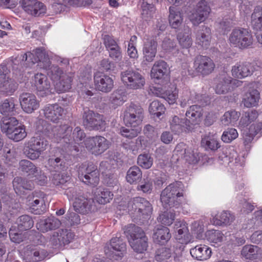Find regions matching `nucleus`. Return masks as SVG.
Returning <instances> with one entry per match:
<instances>
[{
	"label": "nucleus",
	"mask_w": 262,
	"mask_h": 262,
	"mask_svg": "<svg viewBox=\"0 0 262 262\" xmlns=\"http://www.w3.org/2000/svg\"><path fill=\"white\" fill-rule=\"evenodd\" d=\"M160 200L166 209H179L188 202L183 193L181 182H176L167 186L162 191Z\"/></svg>",
	"instance_id": "obj_1"
},
{
	"label": "nucleus",
	"mask_w": 262,
	"mask_h": 262,
	"mask_svg": "<svg viewBox=\"0 0 262 262\" xmlns=\"http://www.w3.org/2000/svg\"><path fill=\"white\" fill-rule=\"evenodd\" d=\"M72 128L67 124L56 126L52 128L48 135L49 138L55 142H59L62 139L66 143H72L73 141L78 144L85 137V134L79 127H76L71 136Z\"/></svg>",
	"instance_id": "obj_2"
},
{
	"label": "nucleus",
	"mask_w": 262,
	"mask_h": 262,
	"mask_svg": "<svg viewBox=\"0 0 262 262\" xmlns=\"http://www.w3.org/2000/svg\"><path fill=\"white\" fill-rule=\"evenodd\" d=\"M123 230L131 247L135 252L142 253L146 250L147 238L140 227L129 224L125 226Z\"/></svg>",
	"instance_id": "obj_3"
},
{
	"label": "nucleus",
	"mask_w": 262,
	"mask_h": 262,
	"mask_svg": "<svg viewBox=\"0 0 262 262\" xmlns=\"http://www.w3.org/2000/svg\"><path fill=\"white\" fill-rule=\"evenodd\" d=\"M65 194L70 201H73V206L77 212L86 214L96 210L94 201L78 194L75 188L69 187L66 190Z\"/></svg>",
	"instance_id": "obj_4"
},
{
	"label": "nucleus",
	"mask_w": 262,
	"mask_h": 262,
	"mask_svg": "<svg viewBox=\"0 0 262 262\" xmlns=\"http://www.w3.org/2000/svg\"><path fill=\"white\" fill-rule=\"evenodd\" d=\"M128 211L134 219L148 218L152 212L150 203L143 198L137 197L131 200L128 204Z\"/></svg>",
	"instance_id": "obj_5"
},
{
	"label": "nucleus",
	"mask_w": 262,
	"mask_h": 262,
	"mask_svg": "<svg viewBox=\"0 0 262 262\" xmlns=\"http://www.w3.org/2000/svg\"><path fill=\"white\" fill-rule=\"evenodd\" d=\"M48 146V141L40 136H34L25 143L24 152L26 156L32 160L37 159Z\"/></svg>",
	"instance_id": "obj_6"
},
{
	"label": "nucleus",
	"mask_w": 262,
	"mask_h": 262,
	"mask_svg": "<svg viewBox=\"0 0 262 262\" xmlns=\"http://www.w3.org/2000/svg\"><path fill=\"white\" fill-rule=\"evenodd\" d=\"M120 79L124 85L128 90H141L145 84V77L141 73L132 69L121 71Z\"/></svg>",
	"instance_id": "obj_7"
},
{
	"label": "nucleus",
	"mask_w": 262,
	"mask_h": 262,
	"mask_svg": "<svg viewBox=\"0 0 262 262\" xmlns=\"http://www.w3.org/2000/svg\"><path fill=\"white\" fill-rule=\"evenodd\" d=\"M31 180L28 181L21 177H16L13 181V186L15 192L18 194L24 193V190H30L33 188V181H35L40 185H43L47 181V178L41 173L40 169L38 168L37 172L34 174Z\"/></svg>",
	"instance_id": "obj_8"
},
{
	"label": "nucleus",
	"mask_w": 262,
	"mask_h": 262,
	"mask_svg": "<svg viewBox=\"0 0 262 262\" xmlns=\"http://www.w3.org/2000/svg\"><path fill=\"white\" fill-rule=\"evenodd\" d=\"M228 40L231 46L240 49H245L252 45L253 37L248 29L236 28L232 31Z\"/></svg>",
	"instance_id": "obj_9"
},
{
	"label": "nucleus",
	"mask_w": 262,
	"mask_h": 262,
	"mask_svg": "<svg viewBox=\"0 0 262 262\" xmlns=\"http://www.w3.org/2000/svg\"><path fill=\"white\" fill-rule=\"evenodd\" d=\"M99 173L97 166L92 163L82 164L78 169V178L84 184L97 186L99 182Z\"/></svg>",
	"instance_id": "obj_10"
},
{
	"label": "nucleus",
	"mask_w": 262,
	"mask_h": 262,
	"mask_svg": "<svg viewBox=\"0 0 262 262\" xmlns=\"http://www.w3.org/2000/svg\"><path fill=\"white\" fill-rule=\"evenodd\" d=\"M73 233L67 229H60L49 234L46 242L40 241V243L48 246L59 247L70 243L74 238Z\"/></svg>",
	"instance_id": "obj_11"
},
{
	"label": "nucleus",
	"mask_w": 262,
	"mask_h": 262,
	"mask_svg": "<svg viewBox=\"0 0 262 262\" xmlns=\"http://www.w3.org/2000/svg\"><path fill=\"white\" fill-rule=\"evenodd\" d=\"M86 149L91 154L99 155L109 148L110 142L101 136L90 137L84 140Z\"/></svg>",
	"instance_id": "obj_12"
},
{
	"label": "nucleus",
	"mask_w": 262,
	"mask_h": 262,
	"mask_svg": "<svg viewBox=\"0 0 262 262\" xmlns=\"http://www.w3.org/2000/svg\"><path fill=\"white\" fill-rule=\"evenodd\" d=\"M210 12L211 8L207 2L201 0L189 15V19L194 26H198L208 18Z\"/></svg>",
	"instance_id": "obj_13"
},
{
	"label": "nucleus",
	"mask_w": 262,
	"mask_h": 262,
	"mask_svg": "<svg viewBox=\"0 0 262 262\" xmlns=\"http://www.w3.org/2000/svg\"><path fill=\"white\" fill-rule=\"evenodd\" d=\"M143 118V110L140 106L130 104L124 112V122L126 126L139 127Z\"/></svg>",
	"instance_id": "obj_14"
},
{
	"label": "nucleus",
	"mask_w": 262,
	"mask_h": 262,
	"mask_svg": "<svg viewBox=\"0 0 262 262\" xmlns=\"http://www.w3.org/2000/svg\"><path fill=\"white\" fill-rule=\"evenodd\" d=\"M83 118V125L88 129L101 130L105 128V123L103 116L99 114L88 110L85 111Z\"/></svg>",
	"instance_id": "obj_15"
},
{
	"label": "nucleus",
	"mask_w": 262,
	"mask_h": 262,
	"mask_svg": "<svg viewBox=\"0 0 262 262\" xmlns=\"http://www.w3.org/2000/svg\"><path fill=\"white\" fill-rule=\"evenodd\" d=\"M125 249V243L120 237H116L112 238L106 245L104 252L108 257L118 260L123 256Z\"/></svg>",
	"instance_id": "obj_16"
},
{
	"label": "nucleus",
	"mask_w": 262,
	"mask_h": 262,
	"mask_svg": "<svg viewBox=\"0 0 262 262\" xmlns=\"http://www.w3.org/2000/svg\"><path fill=\"white\" fill-rule=\"evenodd\" d=\"M242 83L241 81L233 79L228 75H222L216 80L215 91L217 94H225L232 90V85L238 86Z\"/></svg>",
	"instance_id": "obj_17"
},
{
	"label": "nucleus",
	"mask_w": 262,
	"mask_h": 262,
	"mask_svg": "<svg viewBox=\"0 0 262 262\" xmlns=\"http://www.w3.org/2000/svg\"><path fill=\"white\" fill-rule=\"evenodd\" d=\"M19 100L21 108L26 113L31 114L39 107V101L32 93H22L19 96Z\"/></svg>",
	"instance_id": "obj_18"
},
{
	"label": "nucleus",
	"mask_w": 262,
	"mask_h": 262,
	"mask_svg": "<svg viewBox=\"0 0 262 262\" xmlns=\"http://www.w3.org/2000/svg\"><path fill=\"white\" fill-rule=\"evenodd\" d=\"M193 67L198 73L206 75L213 71L215 65L209 57L200 55L195 58Z\"/></svg>",
	"instance_id": "obj_19"
},
{
	"label": "nucleus",
	"mask_w": 262,
	"mask_h": 262,
	"mask_svg": "<svg viewBox=\"0 0 262 262\" xmlns=\"http://www.w3.org/2000/svg\"><path fill=\"white\" fill-rule=\"evenodd\" d=\"M254 66L247 62H239L232 67V76L237 79H243L253 74L254 72Z\"/></svg>",
	"instance_id": "obj_20"
},
{
	"label": "nucleus",
	"mask_w": 262,
	"mask_h": 262,
	"mask_svg": "<svg viewBox=\"0 0 262 262\" xmlns=\"http://www.w3.org/2000/svg\"><path fill=\"white\" fill-rule=\"evenodd\" d=\"M174 229L176 232L175 238L179 243L186 245L191 241V236L186 222L183 221H176Z\"/></svg>",
	"instance_id": "obj_21"
},
{
	"label": "nucleus",
	"mask_w": 262,
	"mask_h": 262,
	"mask_svg": "<svg viewBox=\"0 0 262 262\" xmlns=\"http://www.w3.org/2000/svg\"><path fill=\"white\" fill-rule=\"evenodd\" d=\"M33 82L40 96L43 97L51 92L50 90L51 83L46 75L42 73H36L33 78Z\"/></svg>",
	"instance_id": "obj_22"
},
{
	"label": "nucleus",
	"mask_w": 262,
	"mask_h": 262,
	"mask_svg": "<svg viewBox=\"0 0 262 262\" xmlns=\"http://www.w3.org/2000/svg\"><path fill=\"white\" fill-rule=\"evenodd\" d=\"M41 111L46 119L54 123L58 122L64 112L63 108L56 103L47 104Z\"/></svg>",
	"instance_id": "obj_23"
},
{
	"label": "nucleus",
	"mask_w": 262,
	"mask_h": 262,
	"mask_svg": "<svg viewBox=\"0 0 262 262\" xmlns=\"http://www.w3.org/2000/svg\"><path fill=\"white\" fill-rule=\"evenodd\" d=\"M21 4L23 9L32 15L38 16L46 13L45 6L37 0H23Z\"/></svg>",
	"instance_id": "obj_24"
},
{
	"label": "nucleus",
	"mask_w": 262,
	"mask_h": 262,
	"mask_svg": "<svg viewBox=\"0 0 262 262\" xmlns=\"http://www.w3.org/2000/svg\"><path fill=\"white\" fill-rule=\"evenodd\" d=\"M94 82L96 88L104 93L110 92L114 87V81L109 76L100 73L94 75Z\"/></svg>",
	"instance_id": "obj_25"
},
{
	"label": "nucleus",
	"mask_w": 262,
	"mask_h": 262,
	"mask_svg": "<svg viewBox=\"0 0 262 262\" xmlns=\"http://www.w3.org/2000/svg\"><path fill=\"white\" fill-rule=\"evenodd\" d=\"M251 24L253 29L257 31V41L262 44V6H258L254 8L251 17Z\"/></svg>",
	"instance_id": "obj_26"
},
{
	"label": "nucleus",
	"mask_w": 262,
	"mask_h": 262,
	"mask_svg": "<svg viewBox=\"0 0 262 262\" xmlns=\"http://www.w3.org/2000/svg\"><path fill=\"white\" fill-rule=\"evenodd\" d=\"M28 205L31 212L40 214L46 210V207L42 194L36 193L28 197Z\"/></svg>",
	"instance_id": "obj_27"
},
{
	"label": "nucleus",
	"mask_w": 262,
	"mask_h": 262,
	"mask_svg": "<svg viewBox=\"0 0 262 262\" xmlns=\"http://www.w3.org/2000/svg\"><path fill=\"white\" fill-rule=\"evenodd\" d=\"M168 70V66L166 62L162 60L157 61L151 68V77L155 80H162L167 77Z\"/></svg>",
	"instance_id": "obj_28"
},
{
	"label": "nucleus",
	"mask_w": 262,
	"mask_h": 262,
	"mask_svg": "<svg viewBox=\"0 0 262 262\" xmlns=\"http://www.w3.org/2000/svg\"><path fill=\"white\" fill-rule=\"evenodd\" d=\"M61 224L60 221L54 216L40 220L36 224V228L40 232L45 233L58 228Z\"/></svg>",
	"instance_id": "obj_29"
},
{
	"label": "nucleus",
	"mask_w": 262,
	"mask_h": 262,
	"mask_svg": "<svg viewBox=\"0 0 262 262\" xmlns=\"http://www.w3.org/2000/svg\"><path fill=\"white\" fill-rule=\"evenodd\" d=\"M191 255L198 260H206L209 259L212 254L210 247L205 245H198L190 250Z\"/></svg>",
	"instance_id": "obj_30"
},
{
	"label": "nucleus",
	"mask_w": 262,
	"mask_h": 262,
	"mask_svg": "<svg viewBox=\"0 0 262 262\" xmlns=\"http://www.w3.org/2000/svg\"><path fill=\"white\" fill-rule=\"evenodd\" d=\"M183 143L178 144L176 148L175 152L180 155L183 154V149H184V158L189 164H194L198 162L200 160V157L196 150L192 149L191 148H186Z\"/></svg>",
	"instance_id": "obj_31"
},
{
	"label": "nucleus",
	"mask_w": 262,
	"mask_h": 262,
	"mask_svg": "<svg viewBox=\"0 0 262 262\" xmlns=\"http://www.w3.org/2000/svg\"><path fill=\"white\" fill-rule=\"evenodd\" d=\"M44 258L45 254L43 250L31 247L26 248L23 255V259L24 262L40 261Z\"/></svg>",
	"instance_id": "obj_32"
},
{
	"label": "nucleus",
	"mask_w": 262,
	"mask_h": 262,
	"mask_svg": "<svg viewBox=\"0 0 262 262\" xmlns=\"http://www.w3.org/2000/svg\"><path fill=\"white\" fill-rule=\"evenodd\" d=\"M157 48V43L154 39H147L143 48L144 60L148 62H152L156 56Z\"/></svg>",
	"instance_id": "obj_33"
},
{
	"label": "nucleus",
	"mask_w": 262,
	"mask_h": 262,
	"mask_svg": "<svg viewBox=\"0 0 262 262\" xmlns=\"http://www.w3.org/2000/svg\"><path fill=\"white\" fill-rule=\"evenodd\" d=\"M211 40V30L205 26L200 27L195 34L196 43L203 48H207Z\"/></svg>",
	"instance_id": "obj_34"
},
{
	"label": "nucleus",
	"mask_w": 262,
	"mask_h": 262,
	"mask_svg": "<svg viewBox=\"0 0 262 262\" xmlns=\"http://www.w3.org/2000/svg\"><path fill=\"white\" fill-rule=\"evenodd\" d=\"M202 96L196 94L195 92H191L189 90H183L180 97L179 101L182 107L193 103L199 102L203 104Z\"/></svg>",
	"instance_id": "obj_35"
},
{
	"label": "nucleus",
	"mask_w": 262,
	"mask_h": 262,
	"mask_svg": "<svg viewBox=\"0 0 262 262\" xmlns=\"http://www.w3.org/2000/svg\"><path fill=\"white\" fill-rule=\"evenodd\" d=\"M185 115V120L188 124H198L203 115L202 108L198 105H191L187 110Z\"/></svg>",
	"instance_id": "obj_36"
},
{
	"label": "nucleus",
	"mask_w": 262,
	"mask_h": 262,
	"mask_svg": "<svg viewBox=\"0 0 262 262\" xmlns=\"http://www.w3.org/2000/svg\"><path fill=\"white\" fill-rule=\"evenodd\" d=\"M241 255L247 259H256L262 257V249L257 246L246 245L243 247Z\"/></svg>",
	"instance_id": "obj_37"
},
{
	"label": "nucleus",
	"mask_w": 262,
	"mask_h": 262,
	"mask_svg": "<svg viewBox=\"0 0 262 262\" xmlns=\"http://www.w3.org/2000/svg\"><path fill=\"white\" fill-rule=\"evenodd\" d=\"M223 161L225 164H227L233 169L240 168L244 165L245 162L244 157H239L236 151L233 149L229 152V155L224 157Z\"/></svg>",
	"instance_id": "obj_38"
},
{
	"label": "nucleus",
	"mask_w": 262,
	"mask_h": 262,
	"mask_svg": "<svg viewBox=\"0 0 262 262\" xmlns=\"http://www.w3.org/2000/svg\"><path fill=\"white\" fill-rule=\"evenodd\" d=\"M170 237L169 229L164 226L157 228L152 236L154 242L158 244H164L168 241Z\"/></svg>",
	"instance_id": "obj_39"
},
{
	"label": "nucleus",
	"mask_w": 262,
	"mask_h": 262,
	"mask_svg": "<svg viewBox=\"0 0 262 262\" xmlns=\"http://www.w3.org/2000/svg\"><path fill=\"white\" fill-rule=\"evenodd\" d=\"M185 118H180L178 116H173L169 120L170 129L176 133H179L189 128Z\"/></svg>",
	"instance_id": "obj_40"
},
{
	"label": "nucleus",
	"mask_w": 262,
	"mask_h": 262,
	"mask_svg": "<svg viewBox=\"0 0 262 262\" xmlns=\"http://www.w3.org/2000/svg\"><path fill=\"white\" fill-rule=\"evenodd\" d=\"M201 145L206 150L215 151L220 147L217 137L215 135L210 133L202 137Z\"/></svg>",
	"instance_id": "obj_41"
},
{
	"label": "nucleus",
	"mask_w": 262,
	"mask_h": 262,
	"mask_svg": "<svg viewBox=\"0 0 262 262\" xmlns=\"http://www.w3.org/2000/svg\"><path fill=\"white\" fill-rule=\"evenodd\" d=\"M32 56H33V54L31 53L30 52H28L25 54L18 55L17 57L13 58L11 62L13 70L16 72H17V71H19V72L23 71L25 61L27 62V63H26V64H28L29 58ZM16 74H17V72H16Z\"/></svg>",
	"instance_id": "obj_42"
},
{
	"label": "nucleus",
	"mask_w": 262,
	"mask_h": 262,
	"mask_svg": "<svg viewBox=\"0 0 262 262\" xmlns=\"http://www.w3.org/2000/svg\"><path fill=\"white\" fill-rule=\"evenodd\" d=\"M113 196V193L106 188L100 187L94 192V198L99 204H105L109 202Z\"/></svg>",
	"instance_id": "obj_43"
},
{
	"label": "nucleus",
	"mask_w": 262,
	"mask_h": 262,
	"mask_svg": "<svg viewBox=\"0 0 262 262\" xmlns=\"http://www.w3.org/2000/svg\"><path fill=\"white\" fill-rule=\"evenodd\" d=\"M234 220V216L228 211H223L212 217L211 222L214 225H229Z\"/></svg>",
	"instance_id": "obj_44"
},
{
	"label": "nucleus",
	"mask_w": 262,
	"mask_h": 262,
	"mask_svg": "<svg viewBox=\"0 0 262 262\" xmlns=\"http://www.w3.org/2000/svg\"><path fill=\"white\" fill-rule=\"evenodd\" d=\"M55 4L53 7L57 8L60 10L56 12H60L62 9V3H66L70 6L74 7H85L90 6L92 4V0H53Z\"/></svg>",
	"instance_id": "obj_45"
},
{
	"label": "nucleus",
	"mask_w": 262,
	"mask_h": 262,
	"mask_svg": "<svg viewBox=\"0 0 262 262\" xmlns=\"http://www.w3.org/2000/svg\"><path fill=\"white\" fill-rule=\"evenodd\" d=\"M18 125V120L14 117H3L1 121V127L2 132L8 136L15 127Z\"/></svg>",
	"instance_id": "obj_46"
},
{
	"label": "nucleus",
	"mask_w": 262,
	"mask_h": 262,
	"mask_svg": "<svg viewBox=\"0 0 262 262\" xmlns=\"http://www.w3.org/2000/svg\"><path fill=\"white\" fill-rule=\"evenodd\" d=\"M205 235L206 239L214 246H220L224 238V234L217 230H208Z\"/></svg>",
	"instance_id": "obj_47"
},
{
	"label": "nucleus",
	"mask_w": 262,
	"mask_h": 262,
	"mask_svg": "<svg viewBox=\"0 0 262 262\" xmlns=\"http://www.w3.org/2000/svg\"><path fill=\"white\" fill-rule=\"evenodd\" d=\"M191 31L190 28L184 29L183 32L179 33L177 39L180 46L183 48L188 49L192 44V40L191 37Z\"/></svg>",
	"instance_id": "obj_48"
},
{
	"label": "nucleus",
	"mask_w": 262,
	"mask_h": 262,
	"mask_svg": "<svg viewBox=\"0 0 262 262\" xmlns=\"http://www.w3.org/2000/svg\"><path fill=\"white\" fill-rule=\"evenodd\" d=\"M258 116L257 112L255 110H251L245 112L238 123V127L244 130L249 124L254 121Z\"/></svg>",
	"instance_id": "obj_49"
},
{
	"label": "nucleus",
	"mask_w": 262,
	"mask_h": 262,
	"mask_svg": "<svg viewBox=\"0 0 262 262\" xmlns=\"http://www.w3.org/2000/svg\"><path fill=\"white\" fill-rule=\"evenodd\" d=\"M169 23L173 28H179L183 22V17L181 12L177 11L174 7H170L169 8Z\"/></svg>",
	"instance_id": "obj_50"
},
{
	"label": "nucleus",
	"mask_w": 262,
	"mask_h": 262,
	"mask_svg": "<svg viewBox=\"0 0 262 262\" xmlns=\"http://www.w3.org/2000/svg\"><path fill=\"white\" fill-rule=\"evenodd\" d=\"M241 116V113L235 110L226 112L221 117V122L225 126L234 125Z\"/></svg>",
	"instance_id": "obj_51"
},
{
	"label": "nucleus",
	"mask_w": 262,
	"mask_h": 262,
	"mask_svg": "<svg viewBox=\"0 0 262 262\" xmlns=\"http://www.w3.org/2000/svg\"><path fill=\"white\" fill-rule=\"evenodd\" d=\"M17 83L6 76L4 80L0 82V92L9 95L13 93L17 88Z\"/></svg>",
	"instance_id": "obj_52"
},
{
	"label": "nucleus",
	"mask_w": 262,
	"mask_h": 262,
	"mask_svg": "<svg viewBox=\"0 0 262 262\" xmlns=\"http://www.w3.org/2000/svg\"><path fill=\"white\" fill-rule=\"evenodd\" d=\"M259 98V92L255 89L251 90L246 95L244 105L247 107L255 106L258 104Z\"/></svg>",
	"instance_id": "obj_53"
},
{
	"label": "nucleus",
	"mask_w": 262,
	"mask_h": 262,
	"mask_svg": "<svg viewBox=\"0 0 262 262\" xmlns=\"http://www.w3.org/2000/svg\"><path fill=\"white\" fill-rule=\"evenodd\" d=\"M71 76L68 75H62L60 80L55 82V89L59 93L65 92L71 89Z\"/></svg>",
	"instance_id": "obj_54"
},
{
	"label": "nucleus",
	"mask_w": 262,
	"mask_h": 262,
	"mask_svg": "<svg viewBox=\"0 0 262 262\" xmlns=\"http://www.w3.org/2000/svg\"><path fill=\"white\" fill-rule=\"evenodd\" d=\"M33 54V56L29 58L28 66L30 64H34L38 61H46L49 59V55L46 54L45 50L42 48H37L31 52Z\"/></svg>",
	"instance_id": "obj_55"
},
{
	"label": "nucleus",
	"mask_w": 262,
	"mask_h": 262,
	"mask_svg": "<svg viewBox=\"0 0 262 262\" xmlns=\"http://www.w3.org/2000/svg\"><path fill=\"white\" fill-rule=\"evenodd\" d=\"M19 231L31 229L34 225L32 219L28 215H23L18 217L16 221Z\"/></svg>",
	"instance_id": "obj_56"
},
{
	"label": "nucleus",
	"mask_w": 262,
	"mask_h": 262,
	"mask_svg": "<svg viewBox=\"0 0 262 262\" xmlns=\"http://www.w3.org/2000/svg\"><path fill=\"white\" fill-rule=\"evenodd\" d=\"M19 169L28 174L29 179L32 177L34 174L37 172L38 168L31 161L22 160L19 163Z\"/></svg>",
	"instance_id": "obj_57"
},
{
	"label": "nucleus",
	"mask_w": 262,
	"mask_h": 262,
	"mask_svg": "<svg viewBox=\"0 0 262 262\" xmlns=\"http://www.w3.org/2000/svg\"><path fill=\"white\" fill-rule=\"evenodd\" d=\"M174 253V247H162L158 249L155 254V258L157 261L166 260L171 257Z\"/></svg>",
	"instance_id": "obj_58"
},
{
	"label": "nucleus",
	"mask_w": 262,
	"mask_h": 262,
	"mask_svg": "<svg viewBox=\"0 0 262 262\" xmlns=\"http://www.w3.org/2000/svg\"><path fill=\"white\" fill-rule=\"evenodd\" d=\"M126 96L124 92L122 90H117L114 91L110 97V102L114 108L120 106L126 101Z\"/></svg>",
	"instance_id": "obj_59"
},
{
	"label": "nucleus",
	"mask_w": 262,
	"mask_h": 262,
	"mask_svg": "<svg viewBox=\"0 0 262 262\" xmlns=\"http://www.w3.org/2000/svg\"><path fill=\"white\" fill-rule=\"evenodd\" d=\"M143 137H139L135 141H131L128 143H124L123 147L127 151H129L134 154L138 153V151L143 148L142 142Z\"/></svg>",
	"instance_id": "obj_60"
},
{
	"label": "nucleus",
	"mask_w": 262,
	"mask_h": 262,
	"mask_svg": "<svg viewBox=\"0 0 262 262\" xmlns=\"http://www.w3.org/2000/svg\"><path fill=\"white\" fill-rule=\"evenodd\" d=\"M15 106L13 98L6 99L0 104V113L3 115H13Z\"/></svg>",
	"instance_id": "obj_61"
},
{
	"label": "nucleus",
	"mask_w": 262,
	"mask_h": 262,
	"mask_svg": "<svg viewBox=\"0 0 262 262\" xmlns=\"http://www.w3.org/2000/svg\"><path fill=\"white\" fill-rule=\"evenodd\" d=\"M27 136L25 127L23 125H18L17 127H15L12 132L7 136L9 139L15 141H19L24 139Z\"/></svg>",
	"instance_id": "obj_62"
},
{
	"label": "nucleus",
	"mask_w": 262,
	"mask_h": 262,
	"mask_svg": "<svg viewBox=\"0 0 262 262\" xmlns=\"http://www.w3.org/2000/svg\"><path fill=\"white\" fill-rule=\"evenodd\" d=\"M142 172L136 166L131 167L127 171L126 179L130 184H133L141 179Z\"/></svg>",
	"instance_id": "obj_63"
},
{
	"label": "nucleus",
	"mask_w": 262,
	"mask_h": 262,
	"mask_svg": "<svg viewBox=\"0 0 262 262\" xmlns=\"http://www.w3.org/2000/svg\"><path fill=\"white\" fill-rule=\"evenodd\" d=\"M174 209H169V210H168V209H167V210L166 211H164L163 213L160 214L158 218L159 222L165 225H170L173 223L175 218V213L173 212Z\"/></svg>",
	"instance_id": "obj_64"
}]
</instances>
